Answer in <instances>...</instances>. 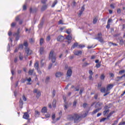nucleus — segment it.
Segmentation results:
<instances>
[{"mask_svg": "<svg viewBox=\"0 0 125 125\" xmlns=\"http://www.w3.org/2000/svg\"><path fill=\"white\" fill-rule=\"evenodd\" d=\"M67 119L68 121H74L75 124H78L82 120V116L77 113L67 115Z\"/></svg>", "mask_w": 125, "mask_h": 125, "instance_id": "obj_1", "label": "nucleus"}, {"mask_svg": "<svg viewBox=\"0 0 125 125\" xmlns=\"http://www.w3.org/2000/svg\"><path fill=\"white\" fill-rule=\"evenodd\" d=\"M49 59H51L52 63H55L56 61V57L54 54L53 51H51L49 55Z\"/></svg>", "mask_w": 125, "mask_h": 125, "instance_id": "obj_2", "label": "nucleus"}, {"mask_svg": "<svg viewBox=\"0 0 125 125\" xmlns=\"http://www.w3.org/2000/svg\"><path fill=\"white\" fill-rule=\"evenodd\" d=\"M95 39V40H98L100 42H104V39H103V38L102 37V33H98L97 37Z\"/></svg>", "mask_w": 125, "mask_h": 125, "instance_id": "obj_3", "label": "nucleus"}, {"mask_svg": "<svg viewBox=\"0 0 125 125\" xmlns=\"http://www.w3.org/2000/svg\"><path fill=\"white\" fill-rule=\"evenodd\" d=\"M109 109H110V107L108 106V105H105L104 107V112H103L104 116H106V115H107V114H108V113H109V112H110Z\"/></svg>", "mask_w": 125, "mask_h": 125, "instance_id": "obj_4", "label": "nucleus"}, {"mask_svg": "<svg viewBox=\"0 0 125 125\" xmlns=\"http://www.w3.org/2000/svg\"><path fill=\"white\" fill-rule=\"evenodd\" d=\"M25 51L27 54V56H29V55H31V54H32V50H31L28 47H26L25 48Z\"/></svg>", "mask_w": 125, "mask_h": 125, "instance_id": "obj_5", "label": "nucleus"}, {"mask_svg": "<svg viewBox=\"0 0 125 125\" xmlns=\"http://www.w3.org/2000/svg\"><path fill=\"white\" fill-rule=\"evenodd\" d=\"M72 69H71V67H69L66 73L67 77L71 78V76H72Z\"/></svg>", "mask_w": 125, "mask_h": 125, "instance_id": "obj_6", "label": "nucleus"}, {"mask_svg": "<svg viewBox=\"0 0 125 125\" xmlns=\"http://www.w3.org/2000/svg\"><path fill=\"white\" fill-rule=\"evenodd\" d=\"M58 42H63L65 40V37L62 35H60L57 39Z\"/></svg>", "mask_w": 125, "mask_h": 125, "instance_id": "obj_7", "label": "nucleus"}, {"mask_svg": "<svg viewBox=\"0 0 125 125\" xmlns=\"http://www.w3.org/2000/svg\"><path fill=\"white\" fill-rule=\"evenodd\" d=\"M114 86V84H109L106 86V91H110L113 87Z\"/></svg>", "mask_w": 125, "mask_h": 125, "instance_id": "obj_8", "label": "nucleus"}, {"mask_svg": "<svg viewBox=\"0 0 125 125\" xmlns=\"http://www.w3.org/2000/svg\"><path fill=\"white\" fill-rule=\"evenodd\" d=\"M83 11H84V5L82 7L81 9L80 10V13L78 14V16H79V17L82 16V14H83Z\"/></svg>", "mask_w": 125, "mask_h": 125, "instance_id": "obj_9", "label": "nucleus"}, {"mask_svg": "<svg viewBox=\"0 0 125 125\" xmlns=\"http://www.w3.org/2000/svg\"><path fill=\"white\" fill-rule=\"evenodd\" d=\"M30 116L29 115V113L28 112H24L23 118V119H25V120H28Z\"/></svg>", "mask_w": 125, "mask_h": 125, "instance_id": "obj_10", "label": "nucleus"}, {"mask_svg": "<svg viewBox=\"0 0 125 125\" xmlns=\"http://www.w3.org/2000/svg\"><path fill=\"white\" fill-rule=\"evenodd\" d=\"M82 53H83V52H82V51H74V55H76L77 56H79V55H82Z\"/></svg>", "mask_w": 125, "mask_h": 125, "instance_id": "obj_11", "label": "nucleus"}, {"mask_svg": "<svg viewBox=\"0 0 125 125\" xmlns=\"http://www.w3.org/2000/svg\"><path fill=\"white\" fill-rule=\"evenodd\" d=\"M89 112V111L88 110L87 111H85V113L83 115H80L81 116V119L82 118L83 119L84 118H86L87 117V116L88 115Z\"/></svg>", "mask_w": 125, "mask_h": 125, "instance_id": "obj_12", "label": "nucleus"}, {"mask_svg": "<svg viewBox=\"0 0 125 125\" xmlns=\"http://www.w3.org/2000/svg\"><path fill=\"white\" fill-rule=\"evenodd\" d=\"M101 109H102V108L100 107V108L95 109L92 112V115H94V114H96V113H98V112H99L100 110H101Z\"/></svg>", "mask_w": 125, "mask_h": 125, "instance_id": "obj_13", "label": "nucleus"}, {"mask_svg": "<svg viewBox=\"0 0 125 125\" xmlns=\"http://www.w3.org/2000/svg\"><path fill=\"white\" fill-rule=\"evenodd\" d=\"M39 52L41 55L43 54V53H44V48L42 47H41L39 50Z\"/></svg>", "mask_w": 125, "mask_h": 125, "instance_id": "obj_14", "label": "nucleus"}, {"mask_svg": "<svg viewBox=\"0 0 125 125\" xmlns=\"http://www.w3.org/2000/svg\"><path fill=\"white\" fill-rule=\"evenodd\" d=\"M62 75H63V73L60 72H58L56 73L55 76L56 78H60Z\"/></svg>", "mask_w": 125, "mask_h": 125, "instance_id": "obj_15", "label": "nucleus"}, {"mask_svg": "<svg viewBox=\"0 0 125 125\" xmlns=\"http://www.w3.org/2000/svg\"><path fill=\"white\" fill-rule=\"evenodd\" d=\"M97 21H98V17H95L93 20V23L96 24L97 23Z\"/></svg>", "mask_w": 125, "mask_h": 125, "instance_id": "obj_16", "label": "nucleus"}, {"mask_svg": "<svg viewBox=\"0 0 125 125\" xmlns=\"http://www.w3.org/2000/svg\"><path fill=\"white\" fill-rule=\"evenodd\" d=\"M103 103H97L96 104V105H95V108H99V107H101V106H102L103 105Z\"/></svg>", "mask_w": 125, "mask_h": 125, "instance_id": "obj_17", "label": "nucleus"}, {"mask_svg": "<svg viewBox=\"0 0 125 125\" xmlns=\"http://www.w3.org/2000/svg\"><path fill=\"white\" fill-rule=\"evenodd\" d=\"M77 46H79V43L78 42H75L71 47V49H74V48L77 47Z\"/></svg>", "mask_w": 125, "mask_h": 125, "instance_id": "obj_18", "label": "nucleus"}, {"mask_svg": "<svg viewBox=\"0 0 125 125\" xmlns=\"http://www.w3.org/2000/svg\"><path fill=\"white\" fill-rule=\"evenodd\" d=\"M50 81V77L49 76H47L46 77L45 80V83H49V81Z\"/></svg>", "mask_w": 125, "mask_h": 125, "instance_id": "obj_19", "label": "nucleus"}, {"mask_svg": "<svg viewBox=\"0 0 125 125\" xmlns=\"http://www.w3.org/2000/svg\"><path fill=\"white\" fill-rule=\"evenodd\" d=\"M23 101H22V99H20V108H21V109H22V108H23Z\"/></svg>", "mask_w": 125, "mask_h": 125, "instance_id": "obj_20", "label": "nucleus"}, {"mask_svg": "<svg viewBox=\"0 0 125 125\" xmlns=\"http://www.w3.org/2000/svg\"><path fill=\"white\" fill-rule=\"evenodd\" d=\"M114 113H115V111H112L109 113V114L107 116V120H109V118H110Z\"/></svg>", "mask_w": 125, "mask_h": 125, "instance_id": "obj_21", "label": "nucleus"}, {"mask_svg": "<svg viewBox=\"0 0 125 125\" xmlns=\"http://www.w3.org/2000/svg\"><path fill=\"white\" fill-rule=\"evenodd\" d=\"M42 113H46L47 112V109H46V107H44L42 108V111H41Z\"/></svg>", "mask_w": 125, "mask_h": 125, "instance_id": "obj_22", "label": "nucleus"}, {"mask_svg": "<svg viewBox=\"0 0 125 125\" xmlns=\"http://www.w3.org/2000/svg\"><path fill=\"white\" fill-rule=\"evenodd\" d=\"M34 71H35V69H30L29 71H28V74L30 76H32L33 74H34Z\"/></svg>", "mask_w": 125, "mask_h": 125, "instance_id": "obj_23", "label": "nucleus"}, {"mask_svg": "<svg viewBox=\"0 0 125 125\" xmlns=\"http://www.w3.org/2000/svg\"><path fill=\"white\" fill-rule=\"evenodd\" d=\"M34 68H35V69H36V70H38V69H39V62H36L34 64Z\"/></svg>", "mask_w": 125, "mask_h": 125, "instance_id": "obj_24", "label": "nucleus"}, {"mask_svg": "<svg viewBox=\"0 0 125 125\" xmlns=\"http://www.w3.org/2000/svg\"><path fill=\"white\" fill-rule=\"evenodd\" d=\"M36 93H37V95H36L37 98L38 99L40 98V96H41V95H42V93H41V91L39 90V91Z\"/></svg>", "mask_w": 125, "mask_h": 125, "instance_id": "obj_25", "label": "nucleus"}, {"mask_svg": "<svg viewBox=\"0 0 125 125\" xmlns=\"http://www.w3.org/2000/svg\"><path fill=\"white\" fill-rule=\"evenodd\" d=\"M72 36L70 35H68L66 37L65 40H67V41H72Z\"/></svg>", "mask_w": 125, "mask_h": 125, "instance_id": "obj_26", "label": "nucleus"}, {"mask_svg": "<svg viewBox=\"0 0 125 125\" xmlns=\"http://www.w3.org/2000/svg\"><path fill=\"white\" fill-rule=\"evenodd\" d=\"M52 106L53 108L56 107V100H54L52 102Z\"/></svg>", "mask_w": 125, "mask_h": 125, "instance_id": "obj_27", "label": "nucleus"}, {"mask_svg": "<svg viewBox=\"0 0 125 125\" xmlns=\"http://www.w3.org/2000/svg\"><path fill=\"white\" fill-rule=\"evenodd\" d=\"M37 9H34L33 10V9L32 8H30V13H34L35 12H36L37 11Z\"/></svg>", "mask_w": 125, "mask_h": 125, "instance_id": "obj_28", "label": "nucleus"}, {"mask_svg": "<svg viewBox=\"0 0 125 125\" xmlns=\"http://www.w3.org/2000/svg\"><path fill=\"white\" fill-rule=\"evenodd\" d=\"M43 42H44V40H43V38H41L40 39V45H42V44H43Z\"/></svg>", "mask_w": 125, "mask_h": 125, "instance_id": "obj_29", "label": "nucleus"}, {"mask_svg": "<svg viewBox=\"0 0 125 125\" xmlns=\"http://www.w3.org/2000/svg\"><path fill=\"white\" fill-rule=\"evenodd\" d=\"M124 77H125V74H124V75H123L122 76H121V77L118 76L117 77V79L116 80V81H120L121 80V79H123V78H124Z\"/></svg>", "mask_w": 125, "mask_h": 125, "instance_id": "obj_30", "label": "nucleus"}, {"mask_svg": "<svg viewBox=\"0 0 125 125\" xmlns=\"http://www.w3.org/2000/svg\"><path fill=\"white\" fill-rule=\"evenodd\" d=\"M109 46H112V45L117 46V45H118V44H117L115 43L112 42H109Z\"/></svg>", "mask_w": 125, "mask_h": 125, "instance_id": "obj_31", "label": "nucleus"}, {"mask_svg": "<svg viewBox=\"0 0 125 125\" xmlns=\"http://www.w3.org/2000/svg\"><path fill=\"white\" fill-rule=\"evenodd\" d=\"M46 8H47V5H44L42 6V11H43V10H45V9H46Z\"/></svg>", "mask_w": 125, "mask_h": 125, "instance_id": "obj_32", "label": "nucleus"}, {"mask_svg": "<svg viewBox=\"0 0 125 125\" xmlns=\"http://www.w3.org/2000/svg\"><path fill=\"white\" fill-rule=\"evenodd\" d=\"M57 2H58V1H57V0H55L54 2H53V4H52V7H54V6H55V5L56 4H57Z\"/></svg>", "mask_w": 125, "mask_h": 125, "instance_id": "obj_33", "label": "nucleus"}, {"mask_svg": "<svg viewBox=\"0 0 125 125\" xmlns=\"http://www.w3.org/2000/svg\"><path fill=\"white\" fill-rule=\"evenodd\" d=\"M84 91V88H82L80 90V92H79V94H80V95H82L83 94V91Z\"/></svg>", "mask_w": 125, "mask_h": 125, "instance_id": "obj_34", "label": "nucleus"}, {"mask_svg": "<svg viewBox=\"0 0 125 125\" xmlns=\"http://www.w3.org/2000/svg\"><path fill=\"white\" fill-rule=\"evenodd\" d=\"M23 45L25 47V48L26 47H28V42L27 41H24L23 42Z\"/></svg>", "mask_w": 125, "mask_h": 125, "instance_id": "obj_35", "label": "nucleus"}, {"mask_svg": "<svg viewBox=\"0 0 125 125\" xmlns=\"http://www.w3.org/2000/svg\"><path fill=\"white\" fill-rule=\"evenodd\" d=\"M73 107L76 108L77 107V100H75L73 102Z\"/></svg>", "mask_w": 125, "mask_h": 125, "instance_id": "obj_36", "label": "nucleus"}, {"mask_svg": "<svg viewBox=\"0 0 125 125\" xmlns=\"http://www.w3.org/2000/svg\"><path fill=\"white\" fill-rule=\"evenodd\" d=\"M20 34V28H18L17 33H15V36H19Z\"/></svg>", "mask_w": 125, "mask_h": 125, "instance_id": "obj_37", "label": "nucleus"}, {"mask_svg": "<svg viewBox=\"0 0 125 125\" xmlns=\"http://www.w3.org/2000/svg\"><path fill=\"white\" fill-rule=\"evenodd\" d=\"M75 91H79L80 90V86L74 87Z\"/></svg>", "mask_w": 125, "mask_h": 125, "instance_id": "obj_38", "label": "nucleus"}, {"mask_svg": "<svg viewBox=\"0 0 125 125\" xmlns=\"http://www.w3.org/2000/svg\"><path fill=\"white\" fill-rule=\"evenodd\" d=\"M89 65V63L87 62H84L83 64L82 67H86V66Z\"/></svg>", "mask_w": 125, "mask_h": 125, "instance_id": "obj_39", "label": "nucleus"}, {"mask_svg": "<svg viewBox=\"0 0 125 125\" xmlns=\"http://www.w3.org/2000/svg\"><path fill=\"white\" fill-rule=\"evenodd\" d=\"M100 79L102 80H104L105 79V75H104V74H102L101 75Z\"/></svg>", "mask_w": 125, "mask_h": 125, "instance_id": "obj_40", "label": "nucleus"}, {"mask_svg": "<svg viewBox=\"0 0 125 125\" xmlns=\"http://www.w3.org/2000/svg\"><path fill=\"white\" fill-rule=\"evenodd\" d=\"M16 26V22H12V24H11V26L12 28H13Z\"/></svg>", "mask_w": 125, "mask_h": 125, "instance_id": "obj_41", "label": "nucleus"}, {"mask_svg": "<svg viewBox=\"0 0 125 125\" xmlns=\"http://www.w3.org/2000/svg\"><path fill=\"white\" fill-rule=\"evenodd\" d=\"M101 92H105L106 91V88L105 87H103L101 89Z\"/></svg>", "mask_w": 125, "mask_h": 125, "instance_id": "obj_42", "label": "nucleus"}, {"mask_svg": "<svg viewBox=\"0 0 125 125\" xmlns=\"http://www.w3.org/2000/svg\"><path fill=\"white\" fill-rule=\"evenodd\" d=\"M29 42H30V43H34V42H35V40L33 39H30L29 40Z\"/></svg>", "mask_w": 125, "mask_h": 125, "instance_id": "obj_43", "label": "nucleus"}, {"mask_svg": "<svg viewBox=\"0 0 125 125\" xmlns=\"http://www.w3.org/2000/svg\"><path fill=\"white\" fill-rule=\"evenodd\" d=\"M46 41H47V42H49V41H50V35H49L47 37Z\"/></svg>", "mask_w": 125, "mask_h": 125, "instance_id": "obj_44", "label": "nucleus"}, {"mask_svg": "<svg viewBox=\"0 0 125 125\" xmlns=\"http://www.w3.org/2000/svg\"><path fill=\"white\" fill-rule=\"evenodd\" d=\"M56 93V92L55 90H53V92H52V96H53V97H54V96H55Z\"/></svg>", "mask_w": 125, "mask_h": 125, "instance_id": "obj_45", "label": "nucleus"}, {"mask_svg": "<svg viewBox=\"0 0 125 125\" xmlns=\"http://www.w3.org/2000/svg\"><path fill=\"white\" fill-rule=\"evenodd\" d=\"M107 118H103L102 119L100 120V123H102V122H104L105 120H107Z\"/></svg>", "mask_w": 125, "mask_h": 125, "instance_id": "obj_46", "label": "nucleus"}, {"mask_svg": "<svg viewBox=\"0 0 125 125\" xmlns=\"http://www.w3.org/2000/svg\"><path fill=\"white\" fill-rule=\"evenodd\" d=\"M20 20V16H18L16 17V21H19Z\"/></svg>", "mask_w": 125, "mask_h": 125, "instance_id": "obj_47", "label": "nucleus"}, {"mask_svg": "<svg viewBox=\"0 0 125 125\" xmlns=\"http://www.w3.org/2000/svg\"><path fill=\"white\" fill-rule=\"evenodd\" d=\"M37 70L38 71V73H39V75H42V71H41V69H40V68H38Z\"/></svg>", "mask_w": 125, "mask_h": 125, "instance_id": "obj_48", "label": "nucleus"}, {"mask_svg": "<svg viewBox=\"0 0 125 125\" xmlns=\"http://www.w3.org/2000/svg\"><path fill=\"white\" fill-rule=\"evenodd\" d=\"M89 81H93V78H92V75L89 76Z\"/></svg>", "mask_w": 125, "mask_h": 125, "instance_id": "obj_49", "label": "nucleus"}, {"mask_svg": "<svg viewBox=\"0 0 125 125\" xmlns=\"http://www.w3.org/2000/svg\"><path fill=\"white\" fill-rule=\"evenodd\" d=\"M22 99L23 101H27V98H26V97L24 95L22 96Z\"/></svg>", "mask_w": 125, "mask_h": 125, "instance_id": "obj_50", "label": "nucleus"}, {"mask_svg": "<svg viewBox=\"0 0 125 125\" xmlns=\"http://www.w3.org/2000/svg\"><path fill=\"white\" fill-rule=\"evenodd\" d=\"M101 66V64H100V63H97V64H96V67H97V68H100V66Z\"/></svg>", "mask_w": 125, "mask_h": 125, "instance_id": "obj_51", "label": "nucleus"}, {"mask_svg": "<svg viewBox=\"0 0 125 125\" xmlns=\"http://www.w3.org/2000/svg\"><path fill=\"white\" fill-rule=\"evenodd\" d=\"M47 0H42L41 2L43 4H45Z\"/></svg>", "mask_w": 125, "mask_h": 125, "instance_id": "obj_52", "label": "nucleus"}, {"mask_svg": "<svg viewBox=\"0 0 125 125\" xmlns=\"http://www.w3.org/2000/svg\"><path fill=\"white\" fill-rule=\"evenodd\" d=\"M41 64L42 67L44 65V63L43 62V60H42L41 62Z\"/></svg>", "mask_w": 125, "mask_h": 125, "instance_id": "obj_53", "label": "nucleus"}, {"mask_svg": "<svg viewBox=\"0 0 125 125\" xmlns=\"http://www.w3.org/2000/svg\"><path fill=\"white\" fill-rule=\"evenodd\" d=\"M26 79H22L21 80V83H25V82H26Z\"/></svg>", "mask_w": 125, "mask_h": 125, "instance_id": "obj_54", "label": "nucleus"}, {"mask_svg": "<svg viewBox=\"0 0 125 125\" xmlns=\"http://www.w3.org/2000/svg\"><path fill=\"white\" fill-rule=\"evenodd\" d=\"M120 44H124V40L123 39L120 40Z\"/></svg>", "mask_w": 125, "mask_h": 125, "instance_id": "obj_55", "label": "nucleus"}, {"mask_svg": "<svg viewBox=\"0 0 125 125\" xmlns=\"http://www.w3.org/2000/svg\"><path fill=\"white\" fill-rule=\"evenodd\" d=\"M35 115H38L40 116V112H39L38 110H35Z\"/></svg>", "mask_w": 125, "mask_h": 125, "instance_id": "obj_56", "label": "nucleus"}, {"mask_svg": "<svg viewBox=\"0 0 125 125\" xmlns=\"http://www.w3.org/2000/svg\"><path fill=\"white\" fill-rule=\"evenodd\" d=\"M89 74H90V75H93V72H92V70H89Z\"/></svg>", "mask_w": 125, "mask_h": 125, "instance_id": "obj_57", "label": "nucleus"}, {"mask_svg": "<svg viewBox=\"0 0 125 125\" xmlns=\"http://www.w3.org/2000/svg\"><path fill=\"white\" fill-rule=\"evenodd\" d=\"M33 92H34V93H37L38 92H39V90L37 89H35L33 91Z\"/></svg>", "mask_w": 125, "mask_h": 125, "instance_id": "obj_58", "label": "nucleus"}, {"mask_svg": "<svg viewBox=\"0 0 125 125\" xmlns=\"http://www.w3.org/2000/svg\"><path fill=\"white\" fill-rule=\"evenodd\" d=\"M112 22V19H109L107 21V24H110Z\"/></svg>", "mask_w": 125, "mask_h": 125, "instance_id": "obj_59", "label": "nucleus"}, {"mask_svg": "<svg viewBox=\"0 0 125 125\" xmlns=\"http://www.w3.org/2000/svg\"><path fill=\"white\" fill-rule=\"evenodd\" d=\"M53 65V64L52 63H50L48 66V69H50L51 68H52Z\"/></svg>", "mask_w": 125, "mask_h": 125, "instance_id": "obj_60", "label": "nucleus"}, {"mask_svg": "<svg viewBox=\"0 0 125 125\" xmlns=\"http://www.w3.org/2000/svg\"><path fill=\"white\" fill-rule=\"evenodd\" d=\"M26 9H27V6H26V5H24L23 6V10H26Z\"/></svg>", "mask_w": 125, "mask_h": 125, "instance_id": "obj_61", "label": "nucleus"}, {"mask_svg": "<svg viewBox=\"0 0 125 125\" xmlns=\"http://www.w3.org/2000/svg\"><path fill=\"white\" fill-rule=\"evenodd\" d=\"M16 41H18V40H19V38H20V36L19 35H16Z\"/></svg>", "mask_w": 125, "mask_h": 125, "instance_id": "obj_62", "label": "nucleus"}, {"mask_svg": "<svg viewBox=\"0 0 125 125\" xmlns=\"http://www.w3.org/2000/svg\"><path fill=\"white\" fill-rule=\"evenodd\" d=\"M124 73H125V70H120V71H119V74H124Z\"/></svg>", "mask_w": 125, "mask_h": 125, "instance_id": "obj_63", "label": "nucleus"}, {"mask_svg": "<svg viewBox=\"0 0 125 125\" xmlns=\"http://www.w3.org/2000/svg\"><path fill=\"white\" fill-rule=\"evenodd\" d=\"M52 120H54L55 119V114H53L52 116Z\"/></svg>", "mask_w": 125, "mask_h": 125, "instance_id": "obj_64", "label": "nucleus"}]
</instances>
